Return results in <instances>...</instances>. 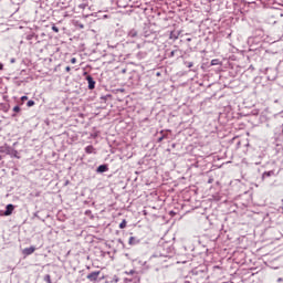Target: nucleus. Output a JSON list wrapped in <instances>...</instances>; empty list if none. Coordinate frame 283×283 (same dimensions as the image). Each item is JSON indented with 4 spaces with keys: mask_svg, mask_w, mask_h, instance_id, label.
<instances>
[{
    "mask_svg": "<svg viewBox=\"0 0 283 283\" xmlns=\"http://www.w3.org/2000/svg\"><path fill=\"white\" fill-rule=\"evenodd\" d=\"M101 275V271H96V272H92L90 274H87V280H90V282H96V280H98V276Z\"/></svg>",
    "mask_w": 283,
    "mask_h": 283,
    "instance_id": "1",
    "label": "nucleus"
},
{
    "mask_svg": "<svg viewBox=\"0 0 283 283\" xmlns=\"http://www.w3.org/2000/svg\"><path fill=\"white\" fill-rule=\"evenodd\" d=\"M12 211H14V206L12 203H9L7 205L3 216H12Z\"/></svg>",
    "mask_w": 283,
    "mask_h": 283,
    "instance_id": "2",
    "label": "nucleus"
},
{
    "mask_svg": "<svg viewBox=\"0 0 283 283\" xmlns=\"http://www.w3.org/2000/svg\"><path fill=\"white\" fill-rule=\"evenodd\" d=\"M86 81L88 83V90H94V87L96 85V82L94 81V78L91 75H88L86 77Z\"/></svg>",
    "mask_w": 283,
    "mask_h": 283,
    "instance_id": "3",
    "label": "nucleus"
},
{
    "mask_svg": "<svg viewBox=\"0 0 283 283\" xmlns=\"http://www.w3.org/2000/svg\"><path fill=\"white\" fill-rule=\"evenodd\" d=\"M34 251H36V248L35 247H30V248H27L22 251L23 255H32V253H34Z\"/></svg>",
    "mask_w": 283,
    "mask_h": 283,
    "instance_id": "4",
    "label": "nucleus"
},
{
    "mask_svg": "<svg viewBox=\"0 0 283 283\" xmlns=\"http://www.w3.org/2000/svg\"><path fill=\"white\" fill-rule=\"evenodd\" d=\"M7 154H9V156H13V158H19V151L12 148H7Z\"/></svg>",
    "mask_w": 283,
    "mask_h": 283,
    "instance_id": "5",
    "label": "nucleus"
},
{
    "mask_svg": "<svg viewBox=\"0 0 283 283\" xmlns=\"http://www.w3.org/2000/svg\"><path fill=\"white\" fill-rule=\"evenodd\" d=\"M85 153L86 154H96V149L94 148V146L90 145L85 147Z\"/></svg>",
    "mask_w": 283,
    "mask_h": 283,
    "instance_id": "6",
    "label": "nucleus"
},
{
    "mask_svg": "<svg viewBox=\"0 0 283 283\" xmlns=\"http://www.w3.org/2000/svg\"><path fill=\"white\" fill-rule=\"evenodd\" d=\"M128 243L133 247L134 244H139L140 240H137L136 237H130Z\"/></svg>",
    "mask_w": 283,
    "mask_h": 283,
    "instance_id": "7",
    "label": "nucleus"
},
{
    "mask_svg": "<svg viewBox=\"0 0 283 283\" xmlns=\"http://www.w3.org/2000/svg\"><path fill=\"white\" fill-rule=\"evenodd\" d=\"M98 174H105L107 171V166L106 165H101L97 167Z\"/></svg>",
    "mask_w": 283,
    "mask_h": 283,
    "instance_id": "8",
    "label": "nucleus"
},
{
    "mask_svg": "<svg viewBox=\"0 0 283 283\" xmlns=\"http://www.w3.org/2000/svg\"><path fill=\"white\" fill-rule=\"evenodd\" d=\"M211 65H220V60L218 59L212 60Z\"/></svg>",
    "mask_w": 283,
    "mask_h": 283,
    "instance_id": "9",
    "label": "nucleus"
},
{
    "mask_svg": "<svg viewBox=\"0 0 283 283\" xmlns=\"http://www.w3.org/2000/svg\"><path fill=\"white\" fill-rule=\"evenodd\" d=\"M125 227H127V221L123 220L119 224V229H125Z\"/></svg>",
    "mask_w": 283,
    "mask_h": 283,
    "instance_id": "10",
    "label": "nucleus"
},
{
    "mask_svg": "<svg viewBox=\"0 0 283 283\" xmlns=\"http://www.w3.org/2000/svg\"><path fill=\"white\" fill-rule=\"evenodd\" d=\"M75 25L77 28H80V30H83V28H85V25L83 23H80V22H75Z\"/></svg>",
    "mask_w": 283,
    "mask_h": 283,
    "instance_id": "11",
    "label": "nucleus"
},
{
    "mask_svg": "<svg viewBox=\"0 0 283 283\" xmlns=\"http://www.w3.org/2000/svg\"><path fill=\"white\" fill-rule=\"evenodd\" d=\"M28 107H34V101L30 99L28 103H27Z\"/></svg>",
    "mask_w": 283,
    "mask_h": 283,
    "instance_id": "12",
    "label": "nucleus"
},
{
    "mask_svg": "<svg viewBox=\"0 0 283 283\" xmlns=\"http://www.w3.org/2000/svg\"><path fill=\"white\" fill-rule=\"evenodd\" d=\"M13 112H17V113L21 112V107L14 106V107H13Z\"/></svg>",
    "mask_w": 283,
    "mask_h": 283,
    "instance_id": "13",
    "label": "nucleus"
},
{
    "mask_svg": "<svg viewBox=\"0 0 283 283\" xmlns=\"http://www.w3.org/2000/svg\"><path fill=\"white\" fill-rule=\"evenodd\" d=\"M52 30H53V32H59V29L56 28V25H53Z\"/></svg>",
    "mask_w": 283,
    "mask_h": 283,
    "instance_id": "14",
    "label": "nucleus"
},
{
    "mask_svg": "<svg viewBox=\"0 0 283 283\" xmlns=\"http://www.w3.org/2000/svg\"><path fill=\"white\" fill-rule=\"evenodd\" d=\"M71 63L74 65L76 63V57L71 59Z\"/></svg>",
    "mask_w": 283,
    "mask_h": 283,
    "instance_id": "15",
    "label": "nucleus"
},
{
    "mask_svg": "<svg viewBox=\"0 0 283 283\" xmlns=\"http://www.w3.org/2000/svg\"><path fill=\"white\" fill-rule=\"evenodd\" d=\"M188 67H193V62H189Z\"/></svg>",
    "mask_w": 283,
    "mask_h": 283,
    "instance_id": "16",
    "label": "nucleus"
},
{
    "mask_svg": "<svg viewBox=\"0 0 283 283\" xmlns=\"http://www.w3.org/2000/svg\"><path fill=\"white\" fill-rule=\"evenodd\" d=\"M21 101H28V96H22Z\"/></svg>",
    "mask_w": 283,
    "mask_h": 283,
    "instance_id": "17",
    "label": "nucleus"
},
{
    "mask_svg": "<svg viewBox=\"0 0 283 283\" xmlns=\"http://www.w3.org/2000/svg\"><path fill=\"white\" fill-rule=\"evenodd\" d=\"M66 72H70V70H72L70 66L65 67Z\"/></svg>",
    "mask_w": 283,
    "mask_h": 283,
    "instance_id": "18",
    "label": "nucleus"
},
{
    "mask_svg": "<svg viewBox=\"0 0 283 283\" xmlns=\"http://www.w3.org/2000/svg\"><path fill=\"white\" fill-rule=\"evenodd\" d=\"M1 70H3V64H2V63H0V71H1Z\"/></svg>",
    "mask_w": 283,
    "mask_h": 283,
    "instance_id": "19",
    "label": "nucleus"
},
{
    "mask_svg": "<svg viewBox=\"0 0 283 283\" xmlns=\"http://www.w3.org/2000/svg\"><path fill=\"white\" fill-rule=\"evenodd\" d=\"M130 36H136V32H134V33H130Z\"/></svg>",
    "mask_w": 283,
    "mask_h": 283,
    "instance_id": "20",
    "label": "nucleus"
},
{
    "mask_svg": "<svg viewBox=\"0 0 283 283\" xmlns=\"http://www.w3.org/2000/svg\"><path fill=\"white\" fill-rule=\"evenodd\" d=\"M163 138H165V137H160V138H159V143H161Z\"/></svg>",
    "mask_w": 283,
    "mask_h": 283,
    "instance_id": "21",
    "label": "nucleus"
},
{
    "mask_svg": "<svg viewBox=\"0 0 283 283\" xmlns=\"http://www.w3.org/2000/svg\"><path fill=\"white\" fill-rule=\"evenodd\" d=\"M46 280H49V283H50V279H46Z\"/></svg>",
    "mask_w": 283,
    "mask_h": 283,
    "instance_id": "22",
    "label": "nucleus"
}]
</instances>
